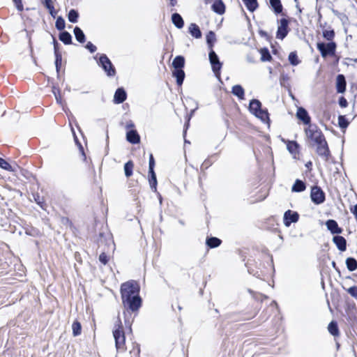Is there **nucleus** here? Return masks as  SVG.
Segmentation results:
<instances>
[{
  "instance_id": "nucleus-36",
  "label": "nucleus",
  "mask_w": 357,
  "mask_h": 357,
  "mask_svg": "<svg viewBox=\"0 0 357 357\" xmlns=\"http://www.w3.org/2000/svg\"><path fill=\"white\" fill-rule=\"evenodd\" d=\"M254 115L256 117L260 119L263 122H266V121H269L268 112L267 109H263L262 108H261L259 110V112L255 113V114H254Z\"/></svg>"
},
{
  "instance_id": "nucleus-5",
  "label": "nucleus",
  "mask_w": 357,
  "mask_h": 357,
  "mask_svg": "<svg viewBox=\"0 0 357 357\" xmlns=\"http://www.w3.org/2000/svg\"><path fill=\"white\" fill-rule=\"evenodd\" d=\"M98 63L106 73L107 76L113 77L116 75V69L106 54H102L100 55Z\"/></svg>"
},
{
  "instance_id": "nucleus-42",
  "label": "nucleus",
  "mask_w": 357,
  "mask_h": 357,
  "mask_svg": "<svg viewBox=\"0 0 357 357\" xmlns=\"http://www.w3.org/2000/svg\"><path fill=\"white\" fill-rule=\"evenodd\" d=\"M288 60L292 66H297L300 63L301 61L298 59L296 52H291L288 56Z\"/></svg>"
},
{
  "instance_id": "nucleus-63",
  "label": "nucleus",
  "mask_w": 357,
  "mask_h": 357,
  "mask_svg": "<svg viewBox=\"0 0 357 357\" xmlns=\"http://www.w3.org/2000/svg\"><path fill=\"white\" fill-rule=\"evenodd\" d=\"M169 1H170V5L172 6H174L176 4V3H177L176 0H169Z\"/></svg>"
},
{
  "instance_id": "nucleus-17",
  "label": "nucleus",
  "mask_w": 357,
  "mask_h": 357,
  "mask_svg": "<svg viewBox=\"0 0 357 357\" xmlns=\"http://www.w3.org/2000/svg\"><path fill=\"white\" fill-rule=\"evenodd\" d=\"M211 9L214 13L222 15L225 12V5L222 0H215L211 6Z\"/></svg>"
},
{
  "instance_id": "nucleus-57",
  "label": "nucleus",
  "mask_w": 357,
  "mask_h": 357,
  "mask_svg": "<svg viewBox=\"0 0 357 357\" xmlns=\"http://www.w3.org/2000/svg\"><path fill=\"white\" fill-rule=\"evenodd\" d=\"M48 10H49V13H50V15H51L52 17L55 18V17H56V15L57 12L55 10L54 7L53 6L52 8L48 9Z\"/></svg>"
},
{
  "instance_id": "nucleus-48",
  "label": "nucleus",
  "mask_w": 357,
  "mask_h": 357,
  "mask_svg": "<svg viewBox=\"0 0 357 357\" xmlns=\"http://www.w3.org/2000/svg\"><path fill=\"white\" fill-rule=\"evenodd\" d=\"M33 198L35 202L42 208H43V205L45 204L43 197H40L38 194L33 195Z\"/></svg>"
},
{
  "instance_id": "nucleus-1",
  "label": "nucleus",
  "mask_w": 357,
  "mask_h": 357,
  "mask_svg": "<svg viewBox=\"0 0 357 357\" xmlns=\"http://www.w3.org/2000/svg\"><path fill=\"white\" fill-rule=\"evenodd\" d=\"M139 286L134 280L124 282L121 286V294L123 306L132 312L137 311L142 306Z\"/></svg>"
},
{
  "instance_id": "nucleus-31",
  "label": "nucleus",
  "mask_w": 357,
  "mask_h": 357,
  "mask_svg": "<svg viewBox=\"0 0 357 357\" xmlns=\"http://www.w3.org/2000/svg\"><path fill=\"white\" fill-rule=\"evenodd\" d=\"M345 264L349 271H354L357 269V260L351 257L346 259Z\"/></svg>"
},
{
  "instance_id": "nucleus-51",
  "label": "nucleus",
  "mask_w": 357,
  "mask_h": 357,
  "mask_svg": "<svg viewBox=\"0 0 357 357\" xmlns=\"http://www.w3.org/2000/svg\"><path fill=\"white\" fill-rule=\"evenodd\" d=\"M99 261L104 265L108 262V257L105 252H101V254L99 255Z\"/></svg>"
},
{
  "instance_id": "nucleus-58",
  "label": "nucleus",
  "mask_w": 357,
  "mask_h": 357,
  "mask_svg": "<svg viewBox=\"0 0 357 357\" xmlns=\"http://www.w3.org/2000/svg\"><path fill=\"white\" fill-rule=\"evenodd\" d=\"M134 127H135V125L132 121H130L129 122H128L126 126V128L128 130L132 129Z\"/></svg>"
},
{
  "instance_id": "nucleus-54",
  "label": "nucleus",
  "mask_w": 357,
  "mask_h": 357,
  "mask_svg": "<svg viewBox=\"0 0 357 357\" xmlns=\"http://www.w3.org/2000/svg\"><path fill=\"white\" fill-rule=\"evenodd\" d=\"M338 103L339 105L342 108L347 107L348 106V102L347 99L343 96L339 98Z\"/></svg>"
},
{
  "instance_id": "nucleus-12",
  "label": "nucleus",
  "mask_w": 357,
  "mask_h": 357,
  "mask_svg": "<svg viewBox=\"0 0 357 357\" xmlns=\"http://www.w3.org/2000/svg\"><path fill=\"white\" fill-rule=\"evenodd\" d=\"M327 229L331 231L332 234H340L342 233L343 229L338 226L337 222L333 219L328 220L325 223Z\"/></svg>"
},
{
  "instance_id": "nucleus-64",
  "label": "nucleus",
  "mask_w": 357,
  "mask_h": 357,
  "mask_svg": "<svg viewBox=\"0 0 357 357\" xmlns=\"http://www.w3.org/2000/svg\"><path fill=\"white\" fill-rule=\"evenodd\" d=\"M53 45H54V46L55 45H59L58 42L56 41V40L54 37H53Z\"/></svg>"
},
{
  "instance_id": "nucleus-34",
  "label": "nucleus",
  "mask_w": 357,
  "mask_h": 357,
  "mask_svg": "<svg viewBox=\"0 0 357 357\" xmlns=\"http://www.w3.org/2000/svg\"><path fill=\"white\" fill-rule=\"evenodd\" d=\"M322 35L323 37L328 42H334L333 39L335 38V33L333 29H324L322 32Z\"/></svg>"
},
{
  "instance_id": "nucleus-38",
  "label": "nucleus",
  "mask_w": 357,
  "mask_h": 357,
  "mask_svg": "<svg viewBox=\"0 0 357 357\" xmlns=\"http://www.w3.org/2000/svg\"><path fill=\"white\" fill-rule=\"evenodd\" d=\"M215 40L216 38L215 33L212 31H208V33L206 35V43L208 45V47L211 50H213V47Z\"/></svg>"
},
{
  "instance_id": "nucleus-14",
  "label": "nucleus",
  "mask_w": 357,
  "mask_h": 357,
  "mask_svg": "<svg viewBox=\"0 0 357 357\" xmlns=\"http://www.w3.org/2000/svg\"><path fill=\"white\" fill-rule=\"evenodd\" d=\"M127 98V93L125 89L122 87L118 88L114 96V102L115 104L123 103Z\"/></svg>"
},
{
  "instance_id": "nucleus-19",
  "label": "nucleus",
  "mask_w": 357,
  "mask_h": 357,
  "mask_svg": "<svg viewBox=\"0 0 357 357\" xmlns=\"http://www.w3.org/2000/svg\"><path fill=\"white\" fill-rule=\"evenodd\" d=\"M188 32L195 38H202V31L198 25L195 23H191L188 27Z\"/></svg>"
},
{
  "instance_id": "nucleus-41",
  "label": "nucleus",
  "mask_w": 357,
  "mask_h": 357,
  "mask_svg": "<svg viewBox=\"0 0 357 357\" xmlns=\"http://www.w3.org/2000/svg\"><path fill=\"white\" fill-rule=\"evenodd\" d=\"M349 125V121L344 115H339L338 126L341 129H346Z\"/></svg>"
},
{
  "instance_id": "nucleus-62",
  "label": "nucleus",
  "mask_w": 357,
  "mask_h": 357,
  "mask_svg": "<svg viewBox=\"0 0 357 357\" xmlns=\"http://www.w3.org/2000/svg\"><path fill=\"white\" fill-rule=\"evenodd\" d=\"M188 126H189V123H185V130H184V131H183V137H184V138L185 137V135H186V130L188 129Z\"/></svg>"
},
{
  "instance_id": "nucleus-22",
  "label": "nucleus",
  "mask_w": 357,
  "mask_h": 357,
  "mask_svg": "<svg viewBox=\"0 0 357 357\" xmlns=\"http://www.w3.org/2000/svg\"><path fill=\"white\" fill-rule=\"evenodd\" d=\"M149 182L152 191L156 192L158 181L155 171H149Z\"/></svg>"
},
{
  "instance_id": "nucleus-35",
  "label": "nucleus",
  "mask_w": 357,
  "mask_h": 357,
  "mask_svg": "<svg viewBox=\"0 0 357 357\" xmlns=\"http://www.w3.org/2000/svg\"><path fill=\"white\" fill-rule=\"evenodd\" d=\"M259 52L261 54V60L262 61H270L272 59V56L268 48H261L260 49Z\"/></svg>"
},
{
  "instance_id": "nucleus-53",
  "label": "nucleus",
  "mask_w": 357,
  "mask_h": 357,
  "mask_svg": "<svg viewBox=\"0 0 357 357\" xmlns=\"http://www.w3.org/2000/svg\"><path fill=\"white\" fill-rule=\"evenodd\" d=\"M13 3H15L16 8L18 11H22L24 10V6L22 2V0H13Z\"/></svg>"
},
{
  "instance_id": "nucleus-56",
  "label": "nucleus",
  "mask_w": 357,
  "mask_h": 357,
  "mask_svg": "<svg viewBox=\"0 0 357 357\" xmlns=\"http://www.w3.org/2000/svg\"><path fill=\"white\" fill-rule=\"evenodd\" d=\"M74 137H75V141L76 144L78 145L80 152L85 157V154H84V148L82 146L81 143L78 141L77 137H76L75 133H74Z\"/></svg>"
},
{
  "instance_id": "nucleus-21",
  "label": "nucleus",
  "mask_w": 357,
  "mask_h": 357,
  "mask_svg": "<svg viewBox=\"0 0 357 357\" xmlns=\"http://www.w3.org/2000/svg\"><path fill=\"white\" fill-rule=\"evenodd\" d=\"M306 189V184L304 181L300 179H296L292 185L291 191L295 192H301Z\"/></svg>"
},
{
  "instance_id": "nucleus-33",
  "label": "nucleus",
  "mask_w": 357,
  "mask_h": 357,
  "mask_svg": "<svg viewBox=\"0 0 357 357\" xmlns=\"http://www.w3.org/2000/svg\"><path fill=\"white\" fill-rule=\"evenodd\" d=\"M134 163L132 160H129L124 165V173L127 178L130 177L133 173Z\"/></svg>"
},
{
  "instance_id": "nucleus-7",
  "label": "nucleus",
  "mask_w": 357,
  "mask_h": 357,
  "mask_svg": "<svg viewBox=\"0 0 357 357\" xmlns=\"http://www.w3.org/2000/svg\"><path fill=\"white\" fill-rule=\"evenodd\" d=\"M208 56L212 70L214 73L215 77L218 79H220V70L222 66V63L220 61L218 56L213 50H211Z\"/></svg>"
},
{
  "instance_id": "nucleus-8",
  "label": "nucleus",
  "mask_w": 357,
  "mask_h": 357,
  "mask_svg": "<svg viewBox=\"0 0 357 357\" xmlns=\"http://www.w3.org/2000/svg\"><path fill=\"white\" fill-rule=\"evenodd\" d=\"M279 25L276 32V38L280 40H283L289 33V22L286 18H281L279 21Z\"/></svg>"
},
{
  "instance_id": "nucleus-52",
  "label": "nucleus",
  "mask_w": 357,
  "mask_h": 357,
  "mask_svg": "<svg viewBox=\"0 0 357 357\" xmlns=\"http://www.w3.org/2000/svg\"><path fill=\"white\" fill-rule=\"evenodd\" d=\"M85 47L91 52L93 53L96 51L97 47L94 45L91 42H88L85 46Z\"/></svg>"
},
{
  "instance_id": "nucleus-29",
  "label": "nucleus",
  "mask_w": 357,
  "mask_h": 357,
  "mask_svg": "<svg viewBox=\"0 0 357 357\" xmlns=\"http://www.w3.org/2000/svg\"><path fill=\"white\" fill-rule=\"evenodd\" d=\"M75 39L80 43H84L86 41V36L83 31L79 27L75 26L73 30Z\"/></svg>"
},
{
  "instance_id": "nucleus-25",
  "label": "nucleus",
  "mask_w": 357,
  "mask_h": 357,
  "mask_svg": "<svg viewBox=\"0 0 357 357\" xmlns=\"http://www.w3.org/2000/svg\"><path fill=\"white\" fill-rule=\"evenodd\" d=\"M261 108V103L257 99H252L250 100L249 104V110L250 112L255 114Z\"/></svg>"
},
{
  "instance_id": "nucleus-6",
  "label": "nucleus",
  "mask_w": 357,
  "mask_h": 357,
  "mask_svg": "<svg viewBox=\"0 0 357 357\" xmlns=\"http://www.w3.org/2000/svg\"><path fill=\"white\" fill-rule=\"evenodd\" d=\"M311 201L316 205L323 204L326 200V195L321 187L314 185L310 192Z\"/></svg>"
},
{
  "instance_id": "nucleus-37",
  "label": "nucleus",
  "mask_w": 357,
  "mask_h": 357,
  "mask_svg": "<svg viewBox=\"0 0 357 357\" xmlns=\"http://www.w3.org/2000/svg\"><path fill=\"white\" fill-rule=\"evenodd\" d=\"M299 145L296 141H289L287 144V150L291 153H296L298 151Z\"/></svg>"
},
{
  "instance_id": "nucleus-45",
  "label": "nucleus",
  "mask_w": 357,
  "mask_h": 357,
  "mask_svg": "<svg viewBox=\"0 0 357 357\" xmlns=\"http://www.w3.org/2000/svg\"><path fill=\"white\" fill-rule=\"evenodd\" d=\"M66 26L65 20L61 16H59L56 18V22H55V26L59 31H64Z\"/></svg>"
},
{
  "instance_id": "nucleus-9",
  "label": "nucleus",
  "mask_w": 357,
  "mask_h": 357,
  "mask_svg": "<svg viewBox=\"0 0 357 357\" xmlns=\"http://www.w3.org/2000/svg\"><path fill=\"white\" fill-rule=\"evenodd\" d=\"M299 220V214L296 211L287 210L284 213L283 222L286 227H289L292 223H296Z\"/></svg>"
},
{
  "instance_id": "nucleus-10",
  "label": "nucleus",
  "mask_w": 357,
  "mask_h": 357,
  "mask_svg": "<svg viewBox=\"0 0 357 357\" xmlns=\"http://www.w3.org/2000/svg\"><path fill=\"white\" fill-rule=\"evenodd\" d=\"M296 117L297 119H298L300 121H301L303 124L305 125H311L310 124V122H311V118L307 112V111L304 108V107H300L297 109V112H296Z\"/></svg>"
},
{
  "instance_id": "nucleus-59",
  "label": "nucleus",
  "mask_w": 357,
  "mask_h": 357,
  "mask_svg": "<svg viewBox=\"0 0 357 357\" xmlns=\"http://www.w3.org/2000/svg\"><path fill=\"white\" fill-rule=\"evenodd\" d=\"M351 212L354 215L355 218L357 220V204L354 205V208L351 209Z\"/></svg>"
},
{
  "instance_id": "nucleus-43",
  "label": "nucleus",
  "mask_w": 357,
  "mask_h": 357,
  "mask_svg": "<svg viewBox=\"0 0 357 357\" xmlns=\"http://www.w3.org/2000/svg\"><path fill=\"white\" fill-rule=\"evenodd\" d=\"M72 329H73V334L74 336L79 335L82 332L81 324L77 321H74L72 325Z\"/></svg>"
},
{
  "instance_id": "nucleus-39",
  "label": "nucleus",
  "mask_w": 357,
  "mask_h": 357,
  "mask_svg": "<svg viewBox=\"0 0 357 357\" xmlns=\"http://www.w3.org/2000/svg\"><path fill=\"white\" fill-rule=\"evenodd\" d=\"M107 240L110 241V234L108 233L105 234L104 232L100 231L97 238L98 246H100V244L105 243H107Z\"/></svg>"
},
{
  "instance_id": "nucleus-23",
  "label": "nucleus",
  "mask_w": 357,
  "mask_h": 357,
  "mask_svg": "<svg viewBox=\"0 0 357 357\" xmlns=\"http://www.w3.org/2000/svg\"><path fill=\"white\" fill-rule=\"evenodd\" d=\"M328 331L331 335L336 337L340 335V330L337 321H331L328 326Z\"/></svg>"
},
{
  "instance_id": "nucleus-40",
  "label": "nucleus",
  "mask_w": 357,
  "mask_h": 357,
  "mask_svg": "<svg viewBox=\"0 0 357 357\" xmlns=\"http://www.w3.org/2000/svg\"><path fill=\"white\" fill-rule=\"evenodd\" d=\"M79 17V13L77 10L75 9H71L69 10L68 14V19L69 22L72 23H76L77 22Z\"/></svg>"
},
{
  "instance_id": "nucleus-24",
  "label": "nucleus",
  "mask_w": 357,
  "mask_h": 357,
  "mask_svg": "<svg viewBox=\"0 0 357 357\" xmlns=\"http://www.w3.org/2000/svg\"><path fill=\"white\" fill-rule=\"evenodd\" d=\"M185 66V58L183 56H176L172 61L174 69H183Z\"/></svg>"
},
{
  "instance_id": "nucleus-20",
  "label": "nucleus",
  "mask_w": 357,
  "mask_h": 357,
  "mask_svg": "<svg viewBox=\"0 0 357 357\" xmlns=\"http://www.w3.org/2000/svg\"><path fill=\"white\" fill-rule=\"evenodd\" d=\"M172 22L178 29H181L184 26V21L183 17L180 14L177 13H174L172 15Z\"/></svg>"
},
{
  "instance_id": "nucleus-26",
  "label": "nucleus",
  "mask_w": 357,
  "mask_h": 357,
  "mask_svg": "<svg viewBox=\"0 0 357 357\" xmlns=\"http://www.w3.org/2000/svg\"><path fill=\"white\" fill-rule=\"evenodd\" d=\"M222 241L217 237H207L206 244L210 248H215L220 245Z\"/></svg>"
},
{
  "instance_id": "nucleus-18",
  "label": "nucleus",
  "mask_w": 357,
  "mask_h": 357,
  "mask_svg": "<svg viewBox=\"0 0 357 357\" xmlns=\"http://www.w3.org/2000/svg\"><path fill=\"white\" fill-rule=\"evenodd\" d=\"M172 76L176 78L178 86H181L183 83L185 74L183 69H174Z\"/></svg>"
},
{
  "instance_id": "nucleus-61",
  "label": "nucleus",
  "mask_w": 357,
  "mask_h": 357,
  "mask_svg": "<svg viewBox=\"0 0 357 357\" xmlns=\"http://www.w3.org/2000/svg\"><path fill=\"white\" fill-rule=\"evenodd\" d=\"M259 33L262 37H267L268 36V34H267V33L265 31L260 30L259 31Z\"/></svg>"
},
{
  "instance_id": "nucleus-27",
  "label": "nucleus",
  "mask_w": 357,
  "mask_h": 357,
  "mask_svg": "<svg viewBox=\"0 0 357 357\" xmlns=\"http://www.w3.org/2000/svg\"><path fill=\"white\" fill-rule=\"evenodd\" d=\"M59 39L65 45L72 44V36L67 31H62L59 33Z\"/></svg>"
},
{
  "instance_id": "nucleus-28",
  "label": "nucleus",
  "mask_w": 357,
  "mask_h": 357,
  "mask_svg": "<svg viewBox=\"0 0 357 357\" xmlns=\"http://www.w3.org/2000/svg\"><path fill=\"white\" fill-rule=\"evenodd\" d=\"M231 93L240 100H243L245 97V91L241 85L236 84L232 87Z\"/></svg>"
},
{
  "instance_id": "nucleus-50",
  "label": "nucleus",
  "mask_w": 357,
  "mask_h": 357,
  "mask_svg": "<svg viewBox=\"0 0 357 357\" xmlns=\"http://www.w3.org/2000/svg\"><path fill=\"white\" fill-rule=\"evenodd\" d=\"M154 167H155V160L153 156V154H150L149 161V171H154Z\"/></svg>"
},
{
  "instance_id": "nucleus-3",
  "label": "nucleus",
  "mask_w": 357,
  "mask_h": 357,
  "mask_svg": "<svg viewBox=\"0 0 357 357\" xmlns=\"http://www.w3.org/2000/svg\"><path fill=\"white\" fill-rule=\"evenodd\" d=\"M305 133L307 137L316 144H321L326 141L324 134L315 125H310L308 128L305 129Z\"/></svg>"
},
{
  "instance_id": "nucleus-15",
  "label": "nucleus",
  "mask_w": 357,
  "mask_h": 357,
  "mask_svg": "<svg viewBox=\"0 0 357 357\" xmlns=\"http://www.w3.org/2000/svg\"><path fill=\"white\" fill-rule=\"evenodd\" d=\"M333 242L340 251L344 252L347 250V241L343 236L338 234L334 236L333 237Z\"/></svg>"
},
{
  "instance_id": "nucleus-30",
  "label": "nucleus",
  "mask_w": 357,
  "mask_h": 357,
  "mask_svg": "<svg viewBox=\"0 0 357 357\" xmlns=\"http://www.w3.org/2000/svg\"><path fill=\"white\" fill-rule=\"evenodd\" d=\"M271 6L275 14H280L282 12V5L280 0H270Z\"/></svg>"
},
{
  "instance_id": "nucleus-55",
  "label": "nucleus",
  "mask_w": 357,
  "mask_h": 357,
  "mask_svg": "<svg viewBox=\"0 0 357 357\" xmlns=\"http://www.w3.org/2000/svg\"><path fill=\"white\" fill-rule=\"evenodd\" d=\"M42 3L47 10L54 6L52 0H42Z\"/></svg>"
},
{
  "instance_id": "nucleus-16",
  "label": "nucleus",
  "mask_w": 357,
  "mask_h": 357,
  "mask_svg": "<svg viewBox=\"0 0 357 357\" xmlns=\"http://www.w3.org/2000/svg\"><path fill=\"white\" fill-rule=\"evenodd\" d=\"M126 139L132 144H137L140 142V136L136 130L131 129L126 132Z\"/></svg>"
},
{
  "instance_id": "nucleus-2",
  "label": "nucleus",
  "mask_w": 357,
  "mask_h": 357,
  "mask_svg": "<svg viewBox=\"0 0 357 357\" xmlns=\"http://www.w3.org/2000/svg\"><path fill=\"white\" fill-rule=\"evenodd\" d=\"M113 336L115 340V346L117 351H125L126 348V337L123 328L120 320L115 325V329L113 331Z\"/></svg>"
},
{
  "instance_id": "nucleus-32",
  "label": "nucleus",
  "mask_w": 357,
  "mask_h": 357,
  "mask_svg": "<svg viewBox=\"0 0 357 357\" xmlns=\"http://www.w3.org/2000/svg\"><path fill=\"white\" fill-rule=\"evenodd\" d=\"M247 9L250 12H254L258 8L257 0H242Z\"/></svg>"
},
{
  "instance_id": "nucleus-13",
  "label": "nucleus",
  "mask_w": 357,
  "mask_h": 357,
  "mask_svg": "<svg viewBox=\"0 0 357 357\" xmlns=\"http://www.w3.org/2000/svg\"><path fill=\"white\" fill-rule=\"evenodd\" d=\"M336 91L338 93H343L346 91L347 82L344 75L339 74L336 77Z\"/></svg>"
},
{
  "instance_id": "nucleus-49",
  "label": "nucleus",
  "mask_w": 357,
  "mask_h": 357,
  "mask_svg": "<svg viewBox=\"0 0 357 357\" xmlns=\"http://www.w3.org/2000/svg\"><path fill=\"white\" fill-rule=\"evenodd\" d=\"M348 294H349L352 297L357 299V287L352 286L347 289Z\"/></svg>"
},
{
  "instance_id": "nucleus-46",
  "label": "nucleus",
  "mask_w": 357,
  "mask_h": 357,
  "mask_svg": "<svg viewBox=\"0 0 357 357\" xmlns=\"http://www.w3.org/2000/svg\"><path fill=\"white\" fill-rule=\"evenodd\" d=\"M0 167L9 172L14 171L13 167L2 158H0Z\"/></svg>"
},
{
  "instance_id": "nucleus-47",
  "label": "nucleus",
  "mask_w": 357,
  "mask_h": 357,
  "mask_svg": "<svg viewBox=\"0 0 357 357\" xmlns=\"http://www.w3.org/2000/svg\"><path fill=\"white\" fill-rule=\"evenodd\" d=\"M52 92L55 96V98H56V100L57 102V103H59V105H61L62 104V100H61V95H60V89L56 86H53L52 88Z\"/></svg>"
},
{
  "instance_id": "nucleus-60",
  "label": "nucleus",
  "mask_w": 357,
  "mask_h": 357,
  "mask_svg": "<svg viewBox=\"0 0 357 357\" xmlns=\"http://www.w3.org/2000/svg\"><path fill=\"white\" fill-rule=\"evenodd\" d=\"M59 45H55L54 46V54H56L57 53H58V54H61V52H60V51H59Z\"/></svg>"
},
{
  "instance_id": "nucleus-44",
  "label": "nucleus",
  "mask_w": 357,
  "mask_h": 357,
  "mask_svg": "<svg viewBox=\"0 0 357 357\" xmlns=\"http://www.w3.org/2000/svg\"><path fill=\"white\" fill-rule=\"evenodd\" d=\"M55 56V67L57 73V77H59V71L61 66L62 55L61 54H54Z\"/></svg>"
},
{
  "instance_id": "nucleus-11",
  "label": "nucleus",
  "mask_w": 357,
  "mask_h": 357,
  "mask_svg": "<svg viewBox=\"0 0 357 357\" xmlns=\"http://www.w3.org/2000/svg\"><path fill=\"white\" fill-rule=\"evenodd\" d=\"M317 153L319 155L324 158L325 160H328L330 156V151L326 141L317 144Z\"/></svg>"
},
{
  "instance_id": "nucleus-4",
  "label": "nucleus",
  "mask_w": 357,
  "mask_h": 357,
  "mask_svg": "<svg viewBox=\"0 0 357 357\" xmlns=\"http://www.w3.org/2000/svg\"><path fill=\"white\" fill-rule=\"evenodd\" d=\"M317 48L319 51L322 57L326 58L329 56H333L335 53L337 44L335 42H318Z\"/></svg>"
}]
</instances>
